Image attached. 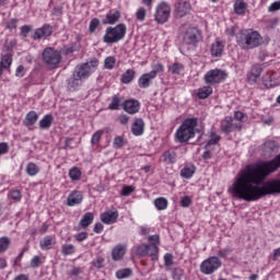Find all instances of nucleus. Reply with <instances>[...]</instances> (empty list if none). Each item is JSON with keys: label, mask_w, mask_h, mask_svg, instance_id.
Masks as SVG:
<instances>
[{"label": "nucleus", "mask_w": 280, "mask_h": 280, "mask_svg": "<svg viewBox=\"0 0 280 280\" xmlns=\"http://www.w3.org/2000/svg\"><path fill=\"white\" fill-rule=\"evenodd\" d=\"M279 167L280 154L270 162L248 164L236 174L228 191L232 198L245 200V202H255L265 196L280 194V179H272L259 186L269 174L277 172Z\"/></svg>", "instance_id": "nucleus-1"}, {"label": "nucleus", "mask_w": 280, "mask_h": 280, "mask_svg": "<svg viewBox=\"0 0 280 280\" xmlns=\"http://www.w3.org/2000/svg\"><path fill=\"white\" fill-rule=\"evenodd\" d=\"M236 43L243 47V49H257L264 43V37L257 31L243 30L236 37Z\"/></svg>", "instance_id": "nucleus-2"}, {"label": "nucleus", "mask_w": 280, "mask_h": 280, "mask_svg": "<svg viewBox=\"0 0 280 280\" xmlns=\"http://www.w3.org/2000/svg\"><path fill=\"white\" fill-rule=\"evenodd\" d=\"M198 126V118H187L177 129L175 137L179 143H185L196 136V127Z\"/></svg>", "instance_id": "nucleus-3"}, {"label": "nucleus", "mask_w": 280, "mask_h": 280, "mask_svg": "<svg viewBox=\"0 0 280 280\" xmlns=\"http://www.w3.org/2000/svg\"><path fill=\"white\" fill-rule=\"evenodd\" d=\"M126 24L120 23L115 27H107L105 35L103 36V42L107 45H115V43H119V40H124L126 36Z\"/></svg>", "instance_id": "nucleus-4"}, {"label": "nucleus", "mask_w": 280, "mask_h": 280, "mask_svg": "<svg viewBox=\"0 0 280 280\" xmlns=\"http://www.w3.org/2000/svg\"><path fill=\"white\" fill-rule=\"evenodd\" d=\"M97 65H100V61H97V59L88 61L85 63L77 66L72 74H74V78H79L81 81L86 80L91 75V73H94L95 69H97Z\"/></svg>", "instance_id": "nucleus-5"}, {"label": "nucleus", "mask_w": 280, "mask_h": 280, "mask_svg": "<svg viewBox=\"0 0 280 280\" xmlns=\"http://www.w3.org/2000/svg\"><path fill=\"white\" fill-rule=\"evenodd\" d=\"M222 268V260L218 256H211L200 264V272L202 275H213Z\"/></svg>", "instance_id": "nucleus-6"}, {"label": "nucleus", "mask_w": 280, "mask_h": 280, "mask_svg": "<svg viewBox=\"0 0 280 280\" xmlns=\"http://www.w3.org/2000/svg\"><path fill=\"white\" fill-rule=\"evenodd\" d=\"M172 16V7L167 2H161L155 8L154 19L159 25H165Z\"/></svg>", "instance_id": "nucleus-7"}, {"label": "nucleus", "mask_w": 280, "mask_h": 280, "mask_svg": "<svg viewBox=\"0 0 280 280\" xmlns=\"http://www.w3.org/2000/svg\"><path fill=\"white\" fill-rule=\"evenodd\" d=\"M42 58L43 62H45V65H48V67H57V65H60V61L62 60V56H60V52L51 47H47L44 49Z\"/></svg>", "instance_id": "nucleus-8"}, {"label": "nucleus", "mask_w": 280, "mask_h": 280, "mask_svg": "<svg viewBox=\"0 0 280 280\" xmlns=\"http://www.w3.org/2000/svg\"><path fill=\"white\" fill-rule=\"evenodd\" d=\"M226 71L213 69L205 74L203 80L206 84H220L221 82H224L226 80Z\"/></svg>", "instance_id": "nucleus-9"}, {"label": "nucleus", "mask_w": 280, "mask_h": 280, "mask_svg": "<svg viewBox=\"0 0 280 280\" xmlns=\"http://www.w3.org/2000/svg\"><path fill=\"white\" fill-rule=\"evenodd\" d=\"M235 130H242V122H237V120H233V117L226 116L221 121V132L224 135H231V132Z\"/></svg>", "instance_id": "nucleus-10"}, {"label": "nucleus", "mask_w": 280, "mask_h": 280, "mask_svg": "<svg viewBox=\"0 0 280 280\" xmlns=\"http://www.w3.org/2000/svg\"><path fill=\"white\" fill-rule=\"evenodd\" d=\"M200 31H198V28L196 27H189L186 30V32L184 33V43L186 45H196V43L200 42Z\"/></svg>", "instance_id": "nucleus-11"}, {"label": "nucleus", "mask_w": 280, "mask_h": 280, "mask_svg": "<svg viewBox=\"0 0 280 280\" xmlns=\"http://www.w3.org/2000/svg\"><path fill=\"white\" fill-rule=\"evenodd\" d=\"M191 11V4L187 1H179L175 4V16L176 19H183V16H187Z\"/></svg>", "instance_id": "nucleus-12"}, {"label": "nucleus", "mask_w": 280, "mask_h": 280, "mask_svg": "<svg viewBox=\"0 0 280 280\" xmlns=\"http://www.w3.org/2000/svg\"><path fill=\"white\" fill-rule=\"evenodd\" d=\"M122 108L128 115H137L141 108V103L135 98H130L124 102Z\"/></svg>", "instance_id": "nucleus-13"}, {"label": "nucleus", "mask_w": 280, "mask_h": 280, "mask_svg": "<svg viewBox=\"0 0 280 280\" xmlns=\"http://www.w3.org/2000/svg\"><path fill=\"white\" fill-rule=\"evenodd\" d=\"M52 27L49 24H45L39 28H36L33 35L34 40H38L40 38H47V36H51Z\"/></svg>", "instance_id": "nucleus-14"}, {"label": "nucleus", "mask_w": 280, "mask_h": 280, "mask_svg": "<svg viewBox=\"0 0 280 280\" xmlns=\"http://www.w3.org/2000/svg\"><path fill=\"white\" fill-rule=\"evenodd\" d=\"M84 197L82 196L81 191L74 190L69 194L67 198V206L68 207H75V205H81Z\"/></svg>", "instance_id": "nucleus-15"}, {"label": "nucleus", "mask_w": 280, "mask_h": 280, "mask_svg": "<svg viewBox=\"0 0 280 280\" xmlns=\"http://www.w3.org/2000/svg\"><path fill=\"white\" fill-rule=\"evenodd\" d=\"M119 218V212L117 211H107L101 214V220L104 224H115Z\"/></svg>", "instance_id": "nucleus-16"}, {"label": "nucleus", "mask_w": 280, "mask_h": 280, "mask_svg": "<svg viewBox=\"0 0 280 280\" xmlns=\"http://www.w3.org/2000/svg\"><path fill=\"white\" fill-rule=\"evenodd\" d=\"M67 89L70 92L78 91L82 86V79H79L75 77V74H72L68 80H67Z\"/></svg>", "instance_id": "nucleus-17"}, {"label": "nucleus", "mask_w": 280, "mask_h": 280, "mask_svg": "<svg viewBox=\"0 0 280 280\" xmlns=\"http://www.w3.org/2000/svg\"><path fill=\"white\" fill-rule=\"evenodd\" d=\"M144 130H145V122H143V119L141 118L136 119L131 126L132 135H135V137H141Z\"/></svg>", "instance_id": "nucleus-18"}, {"label": "nucleus", "mask_w": 280, "mask_h": 280, "mask_svg": "<svg viewBox=\"0 0 280 280\" xmlns=\"http://www.w3.org/2000/svg\"><path fill=\"white\" fill-rule=\"evenodd\" d=\"M121 19V13L119 11L109 12L106 14L105 19H103V25H115L117 21Z\"/></svg>", "instance_id": "nucleus-19"}, {"label": "nucleus", "mask_w": 280, "mask_h": 280, "mask_svg": "<svg viewBox=\"0 0 280 280\" xmlns=\"http://www.w3.org/2000/svg\"><path fill=\"white\" fill-rule=\"evenodd\" d=\"M262 150L265 152V156H271L272 152H279V145H277V142L269 140L264 143Z\"/></svg>", "instance_id": "nucleus-20"}, {"label": "nucleus", "mask_w": 280, "mask_h": 280, "mask_svg": "<svg viewBox=\"0 0 280 280\" xmlns=\"http://www.w3.org/2000/svg\"><path fill=\"white\" fill-rule=\"evenodd\" d=\"M178 159V155L174 151H166L162 155V161L165 165H174Z\"/></svg>", "instance_id": "nucleus-21"}, {"label": "nucleus", "mask_w": 280, "mask_h": 280, "mask_svg": "<svg viewBox=\"0 0 280 280\" xmlns=\"http://www.w3.org/2000/svg\"><path fill=\"white\" fill-rule=\"evenodd\" d=\"M152 80H154V78L151 75L150 72L144 73L138 79V86L140 89H148L150 84H152Z\"/></svg>", "instance_id": "nucleus-22"}, {"label": "nucleus", "mask_w": 280, "mask_h": 280, "mask_svg": "<svg viewBox=\"0 0 280 280\" xmlns=\"http://www.w3.org/2000/svg\"><path fill=\"white\" fill-rule=\"evenodd\" d=\"M126 245H116V248H114L112 252L114 261H120V259L124 258V255H126Z\"/></svg>", "instance_id": "nucleus-23"}, {"label": "nucleus", "mask_w": 280, "mask_h": 280, "mask_svg": "<svg viewBox=\"0 0 280 280\" xmlns=\"http://www.w3.org/2000/svg\"><path fill=\"white\" fill-rule=\"evenodd\" d=\"M55 245L56 237L54 236H45L39 243L42 250H50V248H54Z\"/></svg>", "instance_id": "nucleus-24"}, {"label": "nucleus", "mask_w": 280, "mask_h": 280, "mask_svg": "<svg viewBox=\"0 0 280 280\" xmlns=\"http://www.w3.org/2000/svg\"><path fill=\"white\" fill-rule=\"evenodd\" d=\"M261 71H264V68L260 65L253 66L250 72L247 74L249 82H257V78L261 75Z\"/></svg>", "instance_id": "nucleus-25"}, {"label": "nucleus", "mask_w": 280, "mask_h": 280, "mask_svg": "<svg viewBox=\"0 0 280 280\" xmlns=\"http://www.w3.org/2000/svg\"><path fill=\"white\" fill-rule=\"evenodd\" d=\"M94 215L93 212H86L82 219L80 220V226L82 229H86L89 226H91V224H93V220H94Z\"/></svg>", "instance_id": "nucleus-26"}, {"label": "nucleus", "mask_w": 280, "mask_h": 280, "mask_svg": "<svg viewBox=\"0 0 280 280\" xmlns=\"http://www.w3.org/2000/svg\"><path fill=\"white\" fill-rule=\"evenodd\" d=\"M147 255L151 257L152 261H158L159 260V246L155 244H149L147 246Z\"/></svg>", "instance_id": "nucleus-27"}, {"label": "nucleus", "mask_w": 280, "mask_h": 280, "mask_svg": "<svg viewBox=\"0 0 280 280\" xmlns=\"http://www.w3.org/2000/svg\"><path fill=\"white\" fill-rule=\"evenodd\" d=\"M38 121V114L34 110L26 114L25 119H24V126H34Z\"/></svg>", "instance_id": "nucleus-28"}, {"label": "nucleus", "mask_w": 280, "mask_h": 280, "mask_svg": "<svg viewBox=\"0 0 280 280\" xmlns=\"http://www.w3.org/2000/svg\"><path fill=\"white\" fill-rule=\"evenodd\" d=\"M224 51V45L221 42H215L211 45V54L214 56V58H219V56H222V52Z\"/></svg>", "instance_id": "nucleus-29"}, {"label": "nucleus", "mask_w": 280, "mask_h": 280, "mask_svg": "<svg viewBox=\"0 0 280 280\" xmlns=\"http://www.w3.org/2000/svg\"><path fill=\"white\" fill-rule=\"evenodd\" d=\"M135 75H137V72L132 69L126 70L125 73L121 74V82L122 84H130L132 80H135Z\"/></svg>", "instance_id": "nucleus-30"}, {"label": "nucleus", "mask_w": 280, "mask_h": 280, "mask_svg": "<svg viewBox=\"0 0 280 280\" xmlns=\"http://www.w3.org/2000/svg\"><path fill=\"white\" fill-rule=\"evenodd\" d=\"M185 71V66L183 63L174 62L173 65L168 66V72L173 75H180Z\"/></svg>", "instance_id": "nucleus-31"}, {"label": "nucleus", "mask_w": 280, "mask_h": 280, "mask_svg": "<svg viewBox=\"0 0 280 280\" xmlns=\"http://www.w3.org/2000/svg\"><path fill=\"white\" fill-rule=\"evenodd\" d=\"M211 93H213V88L207 85L198 90L197 97H199V100H207Z\"/></svg>", "instance_id": "nucleus-32"}, {"label": "nucleus", "mask_w": 280, "mask_h": 280, "mask_svg": "<svg viewBox=\"0 0 280 280\" xmlns=\"http://www.w3.org/2000/svg\"><path fill=\"white\" fill-rule=\"evenodd\" d=\"M52 121H54V116L46 115L42 120H39V128L42 130H47L51 127Z\"/></svg>", "instance_id": "nucleus-33"}, {"label": "nucleus", "mask_w": 280, "mask_h": 280, "mask_svg": "<svg viewBox=\"0 0 280 280\" xmlns=\"http://www.w3.org/2000/svg\"><path fill=\"white\" fill-rule=\"evenodd\" d=\"M128 277H132V269L130 268H124L116 271V278L121 279H128Z\"/></svg>", "instance_id": "nucleus-34"}, {"label": "nucleus", "mask_w": 280, "mask_h": 280, "mask_svg": "<svg viewBox=\"0 0 280 280\" xmlns=\"http://www.w3.org/2000/svg\"><path fill=\"white\" fill-rule=\"evenodd\" d=\"M38 172H40V167H38V165H36V163L30 162L26 165V174L28 176H36V174H38Z\"/></svg>", "instance_id": "nucleus-35"}, {"label": "nucleus", "mask_w": 280, "mask_h": 280, "mask_svg": "<svg viewBox=\"0 0 280 280\" xmlns=\"http://www.w3.org/2000/svg\"><path fill=\"white\" fill-rule=\"evenodd\" d=\"M10 244H12V241L8 236L0 237V255L2 253H5L8 248H10Z\"/></svg>", "instance_id": "nucleus-36"}, {"label": "nucleus", "mask_w": 280, "mask_h": 280, "mask_svg": "<svg viewBox=\"0 0 280 280\" xmlns=\"http://www.w3.org/2000/svg\"><path fill=\"white\" fill-rule=\"evenodd\" d=\"M0 65L4 69H10V67H12V55H10V54L2 55L1 60H0Z\"/></svg>", "instance_id": "nucleus-37"}, {"label": "nucleus", "mask_w": 280, "mask_h": 280, "mask_svg": "<svg viewBox=\"0 0 280 280\" xmlns=\"http://www.w3.org/2000/svg\"><path fill=\"white\" fill-rule=\"evenodd\" d=\"M164 266L166 271L172 270V266H174V255L171 253L164 255Z\"/></svg>", "instance_id": "nucleus-38"}, {"label": "nucleus", "mask_w": 280, "mask_h": 280, "mask_svg": "<svg viewBox=\"0 0 280 280\" xmlns=\"http://www.w3.org/2000/svg\"><path fill=\"white\" fill-rule=\"evenodd\" d=\"M154 205L159 211H165V209H167V199L163 197L156 198Z\"/></svg>", "instance_id": "nucleus-39"}, {"label": "nucleus", "mask_w": 280, "mask_h": 280, "mask_svg": "<svg viewBox=\"0 0 280 280\" xmlns=\"http://www.w3.org/2000/svg\"><path fill=\"white\" fill-rule=\"evenodd\" d=\"M119 104H121V98L119 97V94L114 95L112 97V102L108 105L109 110H119Z\"/></svg>", "instance_id": "nucleus-40"}, {"label": "nucleus", "mask_w": 280, "mask_h": 280, "mask_svg": "<svg viewBox=\"0 0 280 280\" xmlns=\"http://www.w3.org/2000/svg\"><path fill=\"white\" fill-rule=\"evenodd\" d=\"M171 271H172L173 280H182L183 277H185V269L183 268L175 267L171 269Z\"/></svg>", "instance_id": "nucleus-41"}, {"label": "nucleus", "mask_w": 280, "mask_h": 280, "mask_svg": "<svg viewBox=\"0 0 280 280\" xmlns=\"http://www.w3.org/2000/svg\"><path fill=\"white\" fill-rule=\"evenodd\" d=\"M234 11L236 14H244V12H246V2H244V0H237L234 3Z\"/></svg>", "instance_id": "nucleus-42"}, {"label": "nucleus", "mask_w": 280, "mask_h": 280, "mask_svg": "<svg viewBox=\"0 0 280 280\" xmlns=\"http://www.w3.org/2000/svg\"><path fill=\"white\" fill-rule=\"evenodd\" d=\"M69 177L71 180H80L82 177V171L79 167H73L69 171Z\"/></svg>", "instance_id": "nucleus-43"}, {"label": "nucleus", "mask_w": 280, "mask_h": 280, "mask_svg": "<svg viewBox=\"0 0 280 280\" xmlns=\"http://www.w3.org/2000/svg\"><path fill=\"white\" fill-rule=\"evenodd\" d=\"M194 174H196V171L194 170V167L185 166L180 171L182 178H191V176H194Z\"/></svg>", "instance_id": "nucleus-44"}, {"label": "nucleus", "mask_w": 280, "mask_h": 280, "mask_svg": "<svg viewBox=\"0 0 280 280\" xmlns=\"http://www.w3.org/2000/svg\"><path fill=\"white\" fill-rule=\"evenodd\" d=\"M163 71L164 67L162 66V63H155L152 66V70L149 73H151L153 78H156V75H159V73H163Z\"/></svg>", "instance_id": "nucleus-45"}, {"label": "nucleus", "mask_w": 280, "mask_h": 280, "mask_svg": "<svg viewBox=\"0 0 280 280\" xmlns=\"http://www.w3.org/2000/svg\"><path fill=\"white\" fill-rule=\"evenodd\" d=\"M62 255H73L75 253V246L73 244H65L61 247Z\"/></svg>", "instance_id": "nucleus-46"}, {"label": "nucleus", "mask_w": 280, "mask_h": 280, "mask_svg": "<svg viewBox=\"0 0 280 280\" xmlns=\"http://www.w3.org/2000/svg\"><path fill=\"white\" fill-rule=\"evenodd\" d=\"M136 255L139 257H145V255H148V244L138 245L136 247Z\"/></svg>", "instance_id": "nucleus-47"}, {"label": "nucleus", "mask_w": 280, "mask_h": 280, "mask_svg": "<svg viewBox=\"0 0 280 280\" xmlns=\"http://www.w3.org/2000/svg\"><path fill=\"white\" fill-rule=\"evenodd\" d=\"M115 62H117V59H115V57H113V56L105 58V60H104L105 69H109V70L114 69Z\"/></svg>", "instance_id": "nucleus-48"}, {"label": "nucleus", "mask_w": 280, "mask_h": 280, "mask_svg": "<svg viewBox=\"0 0 280 280\" xmlns=\"http://www.w3.org/2000/svg\"><path fill=\"white\" fill-rule=\"evenodd\" d=\"M8 197L10 198V200H13V202H21V191L20 190H12Z\"/></svg>", "instance_id": "nucleus-49"}, {"label": "nucleus", "mask_w": 280, "mask_h": 280, "mask_svg": "<svg viewBox=\"0 0 280 280\" xmlns=\"http://www.w3.org/2000/svg\"><path fill=\"white\" fill-rule=\"evenodd\" d=\"M231 253H233V248H231V247H225V248L220 249V250L218 252V257H219V259H220V258H221V259H224V258L229 257V255H231Z\"/></svg>", "instance_id": "nucleus-50"}, {"label": "nucleus", "mask_w": 280, "mask_h": 280, "mask_svg": "<svg viewBox=\"0 0 280 280\" xmlns=\"http://www.w3.org/2000/svg\"><path fill=\"white\" fill-rule=\"evenodd\" d=\"M114 148H124V145H126V140L124 139V137L118 136L116 138H114V142H113Z\"/></svg>", "instance_id": "nucleus-51"}, {"label": "nucleus", "mask_w": 280, "mask_h": 280, "mask_svg": "<svg viewBox=\"0 0 280 280\" xmlns=\"http://www.w3.org/2000/svg\"><path fill=\"white\" fill-rule=\"evenodd\" d=\"M102 135H104V131H102V130H98L93 133L92 139H91L92 145H97V143H100V139H102Z\"/></svg>", "instance_id": "nucleus-52"}, {"label": "nucleus", "mask_w": 280, "mask_h": 280, "mask_svg": "<svg viewBox=\"0 0 280 280\" xmlns=\"http://www.w3.org/2000/svg\"><path fill=\"white\" fill-rule=\"evenodd\" d=\"M97 27H100V20L97 18H94L90 22V27H89L90 33L91 34L95 33V30H97Z\"/></svg>", "instance_id": "nucleus-53"}, {"label": "nucleus", "mask_w": 280, "mask_h": 280, "mask_svg": "<svg viewBox=\"0 0 280 280\" xmlns=\"http://www.w3.org/2000/svg\"><path fill=\"white\" fill-rule=\"evenodd\" d=\"M145 14H147V11H145V8L141 7L138 9V11L136 12V19L138 21H145Z\"/></svg>", "instance_id": "nucleus-54"}, {"label": "nucleus", "mask_w": 280, "mask_h": 280, "mask_svg": "<svg viewBox=\"0 0 280 280\" xmlns=\"http://www.w3.org/2000/svg\"><path fill=\"white\" fill-rule=\"evenodd\" d=\"M18 24H19L18 19H11L5 23V30H16Z\"/></svg>", "instance_id": "nucleus-55"}, {"label": "nucleus", "mask_w": 280, "mask_h": 280, "mask_svg": "<svg viewBox=\"0 0 280 280\" xmlns=\"http://www.w3.org/2000/svg\"><path fill=\"white\" fill-rule=\"evenodd\" d=\"M30 32H32V26L28 25H24L21 27V36L22 38H27V35L30 34Z\"/></svg>", "instance_id": "nucleus-56"}, {"label": "nucleus", "mask_w": 280, "mask_h": 280, "mask_svg": "<svg viewBox=\"0 0 280 280\" xmlns=\"http://www.w3.org/2000/svg\"><path fill=\"white\" fill-rule=\"evenodd\" d=\"M244 113H242V112H235V114H234V118H232L233 119V121H236V124H242V121H244Z\"/></svg>", "instance_id": "nucleus-57"}, {"label": "nucleus", "mask_w": 280, "mask_h": 280, "mask_svg": "<svg viewBox=\"0 0 280 280\" xmlns=\"http://www.w3.org/2000/svg\"><path fill=\"white\" fill-rule=\"evenodd\" d=\"M25 77V67L19 66L15 70V78H24Z\"/></svg>", "instance_id": "nucleus-58"}, {"label": "nucleus", "mask_w": 280, "mask_h": 280, "mask_svg": "<svg viewBox=\"0 0 280 280\" xmlns=\"http://www.w3.org/2000/svg\"><path fill=\"white\" fill-rule=\"evenodd\" d=\"M92 264L94 268H104V258L97 257Z\"/></svg>", "instance_id": "nucleus-59"}, {"label": "nucleus", "mask_w": 280, "mask_h": 280, "mask_svg": "<svg viewBox=\"0 0 280 280\" xmlns=\"http://www.w3.org/2000/svg\"><path fill=\"white\" fill-rule=\"evenodd\" d=\"M135 191V188L132 186H125L121 189V196H130Z\"/></svg>", "instance_id": "nucleus-60"}, {"label": "nucleus", "mask_w": 280, "mask_h": 280, "mask_svg": "<svg viewBox=\"0 0 280 280\" xmlns=\"http://www.w3.org/2000/svg\"><path fill=\"white\" fill-rule=\"evenodd\" d=\"M280 10V0L271 3V5L268 8V12H279Z\"/></svg>", "instance_id": "nucleus-61"}, {"label": "nucleus", "mask_w": 280, "mask_h": 280, "mask_svg": "<svg viewBox=\"0 0 280 280\" xmlns=\"http://www.w3.org/2000/svg\"><path fill=\"white\" fill-rule=\"evenodd\" d=\"M86 237H89V233H86V232H81V233L74 235V240H77V242H84V240H86Z\"/></svg>", "instance_id": "nucleus-62"}, {"label": "nucleus", "mask_w": 280, "mask_h": 280, "mask_svg": "<svg viewBox=\"0 0 280 280\" xmlns=\"http://www.w3.org/2000/svg\"><path fill=\"white\" fill-rule=\"evenodd\" d=\"M38 266H40V257L35 256L31 260V268H38Z\"/></svg>", "instance_id": "nucleus-63"}, {"label": "nucleus", "mask_w": 280, "mask_h": 280, "mask_svg": "<svg viewBox=\"0 0 280 280\" xmlns=\"http://www.w3.org/2000/svg\"><path fill=\"white\" fill-rule=\"evenodd\" d=\"M8 150H10V147L8 145V143L1 142L0 143V155L8 154Z\"/></svg>", "instance_id": "nucleus-64"}]
</instances>
